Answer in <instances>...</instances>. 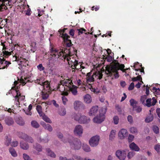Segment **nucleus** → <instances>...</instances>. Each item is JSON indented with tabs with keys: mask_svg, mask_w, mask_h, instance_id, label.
Here are the masks:
<instances>
[{
	"mask_svg": "<svg viewBox=\"0 0 160 160\" xmlns=\"http://www.w3.org/2000/svg\"><path fill=\"white\" fill-rule=\"evenodd\" d=\"M129 148L132 150L138 151L139 150V147L134 142H132L129 145Z\"/></svg>",
	"mask_w": 160,
	"mask_h": 160,
	"instance_id": "obj_19",
	"label": "nucleus"
},
{
	"mask_svg": "<svg viewBox=\"0 0 160 160\" xmlns=\"http://www.w3.org/2000/svg\"><path fill=\"white\" fill-rule=\"evenodd\" d=\"M114 123L115 124H117L119 122V118L118 116H115L113 118Z\"/></svg>",
	"mask_w": 160,
	"mask_h": 160,
	"instance_id": "obj_48",
	"label": "nucleus"
},
{
	"mask_svg": "<svg viewBox=\"0 0 160 160\" xmlns=\"http://www.w3.org/2000/svg\"><path fill=\"white\" fill-rule=\"evenodd\" d=\"M106 112V109L105 108H102L99 111L98 116L95 117L93 119L94 122L98 123H100L103 121L105 119V114Z\"/></svg>",
	"mask_w": 160,
	"mask_h": 160,
	"instance_id": "obj_5",
	"label": "nucleus"
},
{
	"mask_svg": "<svg viewBox=\"0 0 160 160\" xmlns=\"http://www.w3.org/2000/svg\"><path fill=\"white\" fill-rule=\"evenodd\" d=\"M11 141V139L8 138V137L6 138L5 141V144L7 146H8L10 144Z\"/></svg>",
	"mask_w": 160,
	"mask_h": 160,
	"instance_id": "obj_50",
	"label": "nucleus"
},
{
	"mask_svg": "<svg viewBox=\"0 0 160 160\" xmlns=\"http://www.w3.org/2000/svg\"><path fill=\"white\" fill-rule=\"evenodd\" d=\"M36 110L38 112H39L42 111V107L38 105L36 107Z\"/></svg>",
	"mask_w": 160,
	"mask_h": 160,
	"instance_id": "obj_64",
	"label": "nucleus"
},
{
	"mask_svg": "<svg viewBox=\"0 0 160 160\" xmlns=\"http://www.w3.org/2000/svg\"><path fill=\"white\" fill-rule=\"evenodd\" d=\"M73 51H71V49H64L63 51L59 52V50L51 47L50 48V51L51 53V55L55 58H59L60 59H62L63 58L64 59H66L67 61L69 60L70 57L74 54L76 55L77 50L73 48Z\"/></svg>",
	"mask_w": 160,
	"mask_h": 160,
	"instance_id": "obj_1",
	"label": "nucleus"
},
{
	"mask_svg": "<svg viewBox=\"0 0 160 160\" xmlns=\"http://www.w3.org/2000/svg\"><path fill=\"white\" fill-rule=\"evenodd\" d=\"M84 102L87 103H89L92 101L91 97L88 94L86 95L84 97Z\"/></svg>",
	"mask_w": 160,
	"mask_h": 160,
	"instance_id": "obj_25",
	"label": "nucleus"
},
{
	"mask_svg": "<svg viewBox=\"0 0 160 160\" xmlns=\"http://www.w3.org/2000/svg\"><path fill=\"white\" fill-rule=\"evenodd\" d=\"M71 59V58H70V59L69 58L70 60L67 61L69 65L71 66L72 69H77V66L78 64V62H72L70 61Z\"/></svg>",
	"mask_w": 160,
	"mask_h": 160,
	"instance_id": "obj_22",
	"label": "nucleus"
},
{
	"mask_svg": "<svg viewBox=\"0 0 160 160\" xmlns=\"http://www.w3.org/2000/svg\"><path fill=\"white\" fill-rule=\"evenodd\" d=\"M10 0H0V11L8 9L6 5L9 3Z\"/></svg>",
	"mask_w": 160,
	"mask_h": 160,
	"instance_id": "obj_10",
	"label": "nucleus"
},
{
	"mask_svg": "<svg viewBox=\"0 0 160 160\" xmlns=\"http://www.w3.org/2000/svg\"><path fill=\"white\" fill-rule=\"evenodd\" d=\"M125 66L123 64H120L118 62L111 67L106 68L105 73L108 76L110 77L112 79L118 78L119 77L118 70L120 69L123 71Z\"/></svg>",
	"mask_w": 160,
	"mask_h": 160,
	"instance_id": "obj_2",
	"label": "nucleus"
},
{
	"mask_svg": "<svg viewBox=\"0 0 160 160\" xmlns=\"http://www.w3.org/2000/svg\"><path fill=\"white\" fill-rule=\"evenodd\" d=\"M147 98V95H144L141 96L140 99V101L144 105L145 104V101Z\"/></svg>",
	"mask_w": 160,
	"mask_h": 160,
	"instance_id": "obj_44",
	"label": "nucleus"
},
{
	"mask_svg": "<svg viewBox=\"0 0 160 160\" xmlns=\"http://www.w3.org/2000/svg\"><path fill=\"white\" fill-rule=\"evenodd\" d=\"M9 152L12 157H16L17 156V152L13 148H10L9 149Z\"/></svg>",
	"mask_w": 160,
	"mask_h": 160,
	"instance_id": "obj_27",
	"label": "nucleus"
},
{
	"mask_svg": "<svg viewBox=\"0 0 160 160\" xmlns=\"http://www.w3.org/2000/svg\"><path fill=\"white\" fill-rule=\"evenodd\" d=\"M102 74L100 71L95 72V73H93V74L92 72H89L87 74V82L88 83L94 81L95 78L100 79L102 78Z\"/></svg>",
	"mask_w": 160,
	"mask_h": 160,
	"instance_id": "obj_4",
	"label": "nucleus"
},
{
	"mask_svg": "<svg viewBox=\"0 0 160 160\" xmlns=\"http://www.w3.org/2000/svg\"><path fill=\"white\" fill-rule=\"evenodd\" d=\"M34 148L38 152H41L42 150L41 146L38 144H36L35 145H33Z\"/></svg>",
	"mask_w": 160,
	"mask_h": 160,
	"instance_id": "obj_36",
	"label": "nucleus"
},
{
	"mask_svg": "<svg viewBox=\"0 0 160 160\" xmlns=\"http://www.w3.org/2000/svg\"><path fill=\"white\" fill-rule=\"evenodd\" d=\"M18 136L20 138L28 142L32 143L33 142V140L32 137L28 136L27 134L22 132H18Z\"/></svg>",
	"mask_w": 160,
	"mask_h": 160,
	"instance_id": "obj_7",
	"label": "nucleus"
},
{
	"mask_svg": "<svg viewBox=\"0 0 160 160\" xmlns=\"http://www.w3.org/2000/svg\"><path fill=\"white\" fill-rule=\"evenodd\" d=\"M116 134V131L115 130H112L111 132L109 138L110 139L112 140L115 137V135Z\"/></svg>",
	"mask_w": 160,
	"mask_h": 160,
	"instance_id": "obj_41",
	"label": "nucleus"
},
{
	"mask_svg": "<svg viewBox=\"0 0 160 160\" xmlns=\"http://www.w3.org/2000/svg\"><path fill=\"white\" fill-rule=\"evenodd\" d=\"M5 121L6 123L9 126L12 125L14 122L13 119L9 117L6 118Z\"/></svg>",
	"mask_w": 160,
	"mask_h": 160,
	"instance_id": "obj_23",
	"label": "nucleus"
},
{
	"mask_svg": "<svg viewBox=\"0 0 160 160\" xmlns=\"http://www.w3.org/2000/svg\"><path fill=\"white\" fill-rule=\"evenodd\" d=\"M37 67L38 68L40 71L43 70L45 69L44 67H43L42 64H39V65H38Z\"/></svg>",
	"mask_w": 160,
	"mask_h": 160,
	"instance_id": "obj_57",
	"label": "nucleus"
},
{
	"mask_svg": "<svg viewBox=\"0 0 160 160\" xmlns=\"http://www.w3.org/2000/svg\"><path fill=\"white\" fill-rule=\"evenodd\" d=\"M69 143L71 148L74 150H79L81 147V141L77 138L70 136L68 140Z\"/></svg>",
	"mask_w": 160,
	"mask_h": 160,
	"instance_id": "obj_3",
	"label": "nucleus"
},
{
	"mask_svg": "<svg viewBox=\"0 0 160 160\" xmlns=\"http://www.w3.org/2000/svg\"><path fill=\"white\" fill-rule=\"evenodd\" d=\"M74 132L75 134H77L80 136L83 133V129L81 126L78 125L76 126L75 128Z\"/></svg>",
	"mask_w": 160,
	"mask_h": 160,
	"instance_id": "obj_13",
	"label": "nucleus"
},
{
	"mask_svg": "<svg viewBox=\"0 0 160 160\" xmlns=\"http://www.w3.org/2000/svg\"><path fill=\"white\" fill-rule=\"evenodd\" d=\"M152 99L151 98H148L146 100V103L144 105H145L147 107H150L152 106L151 103Z\"/></svg>",
	"mask_w": 160,
	"mask_h": 160,
	"instance_id": "obj_40",
	"label": "nucleus"
},
{
	"mask_svg": "<svg viewBox=\"0 0 160 160\" xmlns=\"http://www.w3.org/2000/svg\"><path fill=\"white\" fill-rule=\"evenodd\" d=\"M134 85L133 82H132L130 84V85L128 88V89L129 90H133L134 88Z\"/></svg>",
	"mask_w": 160,
	"mask_h": 160,
	"instance_id": "obj_60",
	"label": "nucleus"
},
{
	"mask_svg": "<svg viewBox=\"0 0 160 160\" xmlns=\"http://www.w3.org/2000/svg\"><path fill=\"white\" fill-rule=\"evenodd\" d=\"M74 30L73 29H72L70 30L69 34L70 35L72 36V37H73L74 36Z\"/></svg>",
	"mask_w": 160,
	"mask_h": 160,
	"instance_id": "obj_63",
	"label": "nucleus"
},
{
	"mask_svg": "<svg viewBox=\"0 0 160 160\" xmlns=\"http://www.w3.org/2000/svg\"><path fill=\"white\" fill-rule=\"evenodd\" d=\"M35 82L42 85L43 83L42 79H37L35 81Z\"/></svg>",
	"mask_w": 160,
	"mask_h": 160,
	"instance_id": "obj_56",
	"label": "nucleus"
},
{
	"mask_svg": "<svg viewBox=\"0 0 160 160\" xmlns=\"http://www.w3.org/2000/svg\"><path fill=\"white\" fill-rule=\"evenodd\" d=\"M16 61H20V62H26L28 61V60H26L25 58H23V56H22L19 57V56L17 57L16 56Z\"/></svg>",
	"mask_w": 160,
	"mask_h": 160,
	"instance_id": "obj_30",
	"label": "nucleus"
},
{
	"mask_svg": "<svg viewBox=\"0 0 160 160\" xmlns=\"http://www.w3.org/2000/svg\"><path fill=\"white\" fill-rule=\"evenodd\" d=\"M153 132L156 134L158 133L159 132V128L158 126H154L153 127Z\"/></svg>",
	"mask_w": 160,
	"mask_h": 160,
	"instance_id": "obj_49",
	"label": "nucleus"
},
{
	"mask_svg": "<svg viewBox=\"0 0 160 160\" xmlns=\"http://www.w3.org/2000/svg\"><path fill=\"white\" fill-rule=\"evenodd\" d=\"M16 122L18 125L21 126H23L25 124V122L23 119L21 117H18L16 120Z\"/></svg>",
	"mask_w": 160,
	"mask_h": 160,
	"instance_id": "obj_21",
	"label": "nucleus"
},
{
	"mask_svg": "<svg viewBox=\"0 0 160 160\" xmlns=\"http://www.w3.org/2000/svg\"><path fill=\"white\" fill-rule=\"evenodd\" d=\"M29 81V80L27 79V77H24V78L21 77L20 80V83H22V86L24 85L27 82Z\"/></svg>",
	"mask_w": 160,
	"mask_h": 160,
	"instance_id": "obj_28",
	"label": "nucleus"
},
{
	"mask_svg": "<svg viewBox=\"0 0 160 160\" xmlns=\"http://www.w3.org/2000/svg\"><path fill=\"white\" fill-rule=\"evenodd\" d=\"M83 150L86 152H89L90 151V148L89 146L85 144H83L82 145Z\"/></svg>",
	"mask_w": 160,
	"mask_h": 160,
	"instance_id": "obj_33",
	"label": "nucleus"
},
{
	"mask_svg": "<svg viewBox=\"0 0 160 160\" xmlns=\"http://www.w3.org/2000/svg\"><path fill=\"white\" fill-rule=\"evenodd\" d=\"M154 149L157 152H160V145L157 144L154 147Z\"/></svg>",
	"mask_w": 160,
	"mask_h": 160,
	"instance_id": "obj_55",
	"label": "nucleus"
},
{
	"mask_svg": "<svg viewBox=\"0 0 160 160\" xmlns=\"http://www.w3.org/2000/svg\"><path fill=\"white\" fill-rule=\"evenodd\" d=\"M18 89H15L16 92H17L16 96H18L19 97H22V100H23L24 98V96H21V93L20 92V91L17 90Z\"/></svg>",
	"mask_w": 160,
	"mask_h": 160,
	"instance_id": "obj_51",
	"label": "nucleus"
},
{
	"mask_svg": "<svg viewBox=\"0 0 160 160\" xmlns=\"http://www.w3.org/2000/svg\"><path fill=\"white\" fill-rule=\"evenodd\" d=\"M127 119L128 122L130 123L133 122V120L132 117L131 115H128L127 117Z\"/></svg>",
	"mask_w": 160,
	"mask_h": 160,
	"instance_id": "obj_54",
	"label": "nucleus"
},
{
	"mask_svg": "<svg viewBox=\"0 0 160 160\" xmlns=\"http://www.w3.org/2000/svg\"><path fill=\"white\" fill-rule=\"evenodd\" d=\"M78 118L75 117V120L78 121L81 123H86L88 122V121L89 120V118H88L85 116H81L80 117V115H76Z\"/></svg>",
	"mask_w": 160,
	"mask_h": 160,
	"instance_id": "obj_9",
	"label": "nucleus"
},
{
	"mask_svg": "<svg viewBox=\"0 0 160 160\" xmlns=\"http://www.w3.org/2000/svg\"><path fill=\"white\" fill-rule=\"evenodd\" d=\"M78 88V87L75 86V85H73V84L72 85V86H69V89L70 91H71L72 94L74 96L78 94V93L77 90Z\"/></svg>",
	"mask_w": 160,
	"mask_h": 160,
	"instance_id": "obj_15",
	"label": "nucleus"
},
{
	"mask_svg": "<svg viewBox=\"0 0 160 160\" xmlns=\"http://www.w3.org/2000/svg\"><path fill=\"white\" fill-rule=\"evenodd\" d=\"M43 127L46 129L48 130V131L51 132L52 130V128L51 126L49 124H46L44 122L42 123Z\"/></svg>",
	"mask_w": 160,
	"mask_h": 160,
	"instance_id": "obj_26",
	"label": "nucleus"
},
{
	"mask_svg": "<svg viewBox=\"0 0 160 160\" xmlns=\"http://www.w3.org/2000/svg\"><path fill=\"white\" fill-rule=\"evenodd\" d=\"M38 141L40 142L45 143L48 142V139L47 137H45L42 139L40 137L38 139Z\"/></svg>",
	"mask_w": 160,
	"mask_h": 160,
	"instance_id": "obj_37",
	"label": "nucleus"
},
{
	"mask_svg": "<svg viewBox=\"0 0 160 160\" xmlns=\"http://www.w3.org/2000/svg\"><path fill=\"white\" fill-rule=\"evenodd\" d=\"M74 108L75 110H78L79 108L83 106V104L79 101H75L73 103Z\"/></svg>",
	"mask_w": 160,
	"mask_h": 160,
	"instance_id": "obj_16",
	"label": "nucleus"
},
{
	"mask_svg": "<svg viewBox=\"0 0 160 160\" xmlns=\"http://www.w3.org/2000/svg\"><path fill=\"white\" fill-rule=\"evenodd\" d=\"M46 151L48 156L52 158H55L56 157L55 154L53 152H52L50 148H48L46 149Z\"/></svg>",
	"mask_w": 160,
	"mask_h": 160,
	"instance_id": "obj_29",
	"label": "nucleus"
},
{
	"mask_svg": "<svg viewBox=\"0 0 160 160\" xmlns=\"http://www.w3.org/2000/svg\"><path fill=\"white\" fill-rule=\"evenodd\" d=\"M77 85L78 86H82L83 85V82L80 79H78L77 80Z\"/></svg>",
	"mask_w": 160,
	"mask_h": 160,
	"instance_id": "obj_62",
	"label": "nucleus"
},
{
	"mask_svg": "<svg viewBox=\"0 0 160 160\" xmlns=\"http://www.w3.org/2000/svg\"><path fill=\"white\" fill-rule=\"evenodd\" d=\"M132 81L133 82H135L137 81H141V82L143 83V82L142 81V78L141 75H138V76L136 77H133L132 78Z\"/></svg>",
	"mask_w": 160,
	"mask_h": 160,
	"instance_id": "obj_38",
	"label": "nucleus"
},
{
	"mask_svg": "<svg viewBox=\"0 0 160 160\" xmlns=\"http://www.w3.org/2000/svg\"><path fill=\"white\" fill-rule=\"evenodd\" d=\"M98 110V106H95L93 107L90 110L89 112V114L90 116H94L95 115Z\"/></svg>",
	"mask_w": 160,
	"mask_h": 160,
	"instance_id": "obj_17",
	"label": "nucleus"
},
{
	"mask_svg": "<svg viewBox=\"0 0 160 160\" xmlns=\"http://www.w3.org/2000/svg\"><path fill=\"white\" fill-rule=\"evenodd\" d=\"M62 98L63 104L64 105H65L68 101V99L65 96H62Z\"/></svg>",
	"mask_w": 160,
	"mask_h": 160,
	"instance_id": "obj_59",
	"label": "nucleus"
},
{
	"mask_svg": "<svg viewBox=\"0 0 160 160\" xmlns=\"http://www.w3.org/2000/svg\"><path fill=\"white\" fill-rule=\"evenodd\" d=\"M132 107L133 108H136V104L137 103V102L135 100L133 99H131L129 101Z\"/></svg>",
	"mask_w": 160,
	"mask_h": 160,
	"instance_id": "obj_31",
	"label": "nucleus"
},
{
	"mask_svg": "<svg viewBox=\"0 0 160 160\" xmlns=\"http://www.w3.org/2000/svg\"><path fill=\"white\" fill-rule=\"evenodd\" d=\"M114 58L111 56L110 55H108L105 58V60H106V61L108 62H111L113 59Z\"/></svg>",
	"mask_w": 160,
	"mask_h": 160,
	"instance_id": "obj_43",
	"label": "nucleus"
},
{
	"mask_svg": "<svg viewBox=\"0 0 160 160\" xmlns=\"http://www.w3.org/2000/svg\"><path fill=\"white\" fill-rule=\"evenodd\" d=\"M3 54H2V57L5 58H7L9 56L11 55V53L10 52H9L8 51H2Z\"/></svg>",
	"mask_w": 160,
	"mask_h": 160,
	"instance_id": "obj_35",
	"label": "nucleus"
},
{
	"mask_svg": "<svg viewBox=\"0 0 160 160\" xmlns=\"http://www.w3.org/2000/svg\"><path fill=\"white\" fill-rule=\"evenodd\" d=\"M26 8H27V10L23 11L24 13H25V15H26L30 16L31 14V9L29 8L28 5H27V6H26Z\"/></svg>",
	"mask_w": 160,
	"mask_h": 160,
	"instance_id": "obj_32",
	"label": "nucleus"
},
{
	"mask_svg": "<svg viewBox=\"0 0 160 160\" xmlns=\"http://www.w3.org/2000/svg\"><path fill=\"white\" fill-rule=\"evenodd\" d=\"M100 138L99 136H95L92 137L89 141L90 145L92 147H96L98 144Z\"/></svg>",
	"mask_w": 160,
	"mask_h": 160,
	"instance_id": "obj_6",
	"label": "nucleus"
},
{
	"mask_svg": "<svg viewBox=\"0 0 160 160\" xmlns=\"http://www.w3.org/2000/svg\"><path fill=\"white\" fill-rule=\"evenodd\" d=\"M134 137L132 135H129L128 137V140L129 142H131L134 138Z\"/></svg>",
	"mask_w": 160,
	"mask_h": 160,
	"instance_id": "obj_58",
	"label": "nucleus"
},
{
	"mask_svg": "<svg viewBox=\"0 0 160 160\" xmlns=\"http://www.w3.org/2000/svg\"><path fill=\"white\" fill-rule=\"evenodd\" d=\"M128 133L126 129H122L119 132L118 136L121 139H122L127 136Z\"/></svg>",
	"mask_w": 160,
	"mask_h": 160,
	"instance_id": "obj_14",
	"label": "nucleus"
},
{
	"mask_svg": "<svg viewBox=\"0 0 160 160\" xmlns=\"http://www.w3.org/2000/svg\"><path fill=\"white\" fill-rule=\"evenodd\" d=\"M77 30L78 31V35H80V34H82L83 33H84L86 35H88V34H92V32H91L90 33L89 32H87L86 30L83 28H80L77 29Z\"/></svg>",
	"mask_w": 160,
	"mask_h": 160,
	"instance_id": "obj_20",
	"label": "nucleus"
},
{
	"mask_svg": "<svg viewBox=\"0 0 160 160\" xmlns=\"http://www.w3.org/2000/svg\"><path fill=\"white\" fill-rule=\"evenodd\" d=\"M136 108L135 109L137 113H139L142 111V108L140 106L136 107Z\"/></svg>",
	"mask_w": 160,
	"mask_h": 160,
	"instance_id": "obj_61",
	"label": "nucleus"
},
{
	"mask_svg": "<svg viewBox=\"0 0 160 160\" xmlns=\"http://www.w3.org/2000/svg\"><path fill=\"white\" fill-rule=\"evenodd\" d=\"M61 37L63 38L67 48H69L72 46L71 41L70 40L68 39L69 38H70V36H68L67 33L62 34Z\"/></svg>",
	"mask_w": 160,
	"mask_h": 160,
	"instance_id": "obj_8",
	"label": "nucleus"
},
{
	"mask_svg": "<svg viewBox=\"0 0 160 160\" xmlns=\"http://www.w3.org/2000/svg\"><path fill=\"white\" fill-rule=\"evenodd\" d=\"M135 154V152L133 151L130 152L128 153L127 157L129 159L133 157Z\"/></svg>",
	"mask_w": 160,
	"mask_h": 160,
	"instance_id": "obj_46",
	"label": "nucleus"
},
{
	"mask_svg": "<svg viewBox=\"0 0 160 160\" xmlns=\"http://www.w3.org/2000/svg\"><path fill=\"white\" fill-rule=\"evenodd\" d=\"M116 155L120 160H123L125 159L127 154L124 152H122L121 150H118L116 152Z\"/></svg>",
	"mask_w": 160,
	"mask_h": 160,
	"instance_id": "obj_11",
	"label": "nucleus"
},
{
	"mask_svg": "<svg viewBox=\"0 0 160 160\" xmlns=\"http://www.w3.org/2000/svg\"><path fill=\"white\" fill-rule=\"evenodd\" d=\"M32 126L35 128H38L39 127L38 123L35 121H32L31 122Z\"/></svg>",
	"mask_w": 160,
	"mask_h": 160,
	"instance_id": "obj_34",
	"label": "nucleus"
},
{
	"mask_svg": "<svg viewBox=\"0 0 160 160\" xmlns=\"http://www.w3.org/2000/svg\"><path fill=\"white\" fill-rule=\"evenodd\" d=\"M153 120V117L152 116L147 118L145 119V122H149Z\"/></svg>",
	"mask_w": 160,
	"mask_h": 160,
	"instance_id": "obj_53",
	"label": "nucleus"
},
{
	"mask_svg": "<svg viewBox=\"0 0 160 160\" xmlns=\"http://www.w3.org/2000/svg\"><path fill=\"white\" fill-rule=\"evenodd\" d=\"M66 113V109L65 108H62L59 111V114L62 116L65 115Z\"/></svg>",
	"mask_w": 160,
	"mask_h": 160,
	"instance_id": "obj_39",
	"label": "nucleus"
},
{
	"mask_svg": "<svg viewBox=\"0 0 160 160\" xmlns=\"http://www.w3.org/2000/svg\"><path fill=\"white\" fill-rule=\"evenodd\" d=\"M20 147L21 148L24 150H27L29 148L28 144L24 142H20Z\"/></svg>",
	"mask_w": 160,
	"mask_h": 160,
	"instance_id": "obj_24",
	"label": "nucleus"
},
{
	"mask_svg": "<svg viewBox=\"0 0 160 160\" xmlns=\"http://www.w3.org/2000/svg\"><path fill=\"white\" fill-rule=\"evenodd\" d=\"M1 65H0V69L7 68L9 65L11 64V63L10 62L6 61L5 59L4 61H3Z\"/></svg>",
	"mask_w": 160,
	"mask_h": 160,
	"instance_id": "obj_18",
	"label": "nucleus"
},
{
	"mask_svg": "<svg viewBox=\"0 0 160 160\" xmlns=\"http://www.w3.org/2000/svg\"><path fill=\"white\" fill-rule=\"evenodd\" d=\"M23 157L24 160H32L29 156L25 153L23 154Z\"/></svg>",
	"mask_w": 160,
	"mask_h": 160,
	"instance_id": "obj_52",
	"label": "nucleus"
},
{
	"mask_svg": "<svg viewBox=\"0 0 160 160\" xmlns=\"http://www.w3.org/2000/svg\"><path fill=\"white\" fill-rule=\"evenodd\" d=\"M43 119L46 122H48L49 123H51L52 122L50 119L45 115H44L42 117Z\"/></svg>",
	"mask_w": 160,
	"mask_h": 160,
	"instance_id": "obj_47",
	"label": "nucleus"
},
{
	"mask_svg": "<svg viewBox=\"0 0 160 160\" xmlns=\"http://www.w3.org/2000/svg\"><path fill=\"white\" fill-rule=\"evenodd\" d=\"M130 131L131 133H135L137 132L138 130L137 128L134 127H132L130 128Z\"/></svg>",
	"mask_w": 160,
	"mask_h": 160,
	"instance_id": "obj_45",
	"label": "nucleus"
},
{
	"mask_svg": "<svg viewBox=\"0 0 160 160\" xmlns=\"http://www.w3.org/2000/svg\"><path fill=\"white\" fill-rule=\"evenodd\" d=\"M41 95L42 99L43 100H46L49 97V95L47 93H44L42 92Z\"/></svg>",
	"mask_w": 160,
	"mask_h": 160,
	"instance_id": "obj_42",
	"label": "nucleus"
},
{
	"mask_svg": "<svg viewBox=\"0 0 160 160\" xmlns=\"http://www.w3.org/2000/svg\"><path fill=\"white\" fill-rule=\"evenodd\" d=\"M60 83H61V84H62V87H63L65 85L68 88L69 86H71L73 84L72 80L70 79L61 80Z\"/></svg>",
	"mask_w": 160,
	"mask_h": 160,
	"instance_id": "obj_12",
	"label": "nucleus"
}]
</instances>
